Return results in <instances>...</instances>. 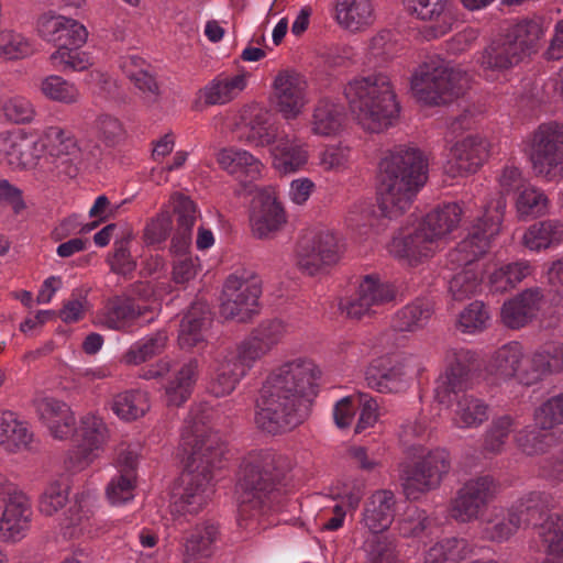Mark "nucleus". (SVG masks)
<instances>
[{
  "mask_svg": "<svg viewBox=\"0 0 563 563\" xmlns=\"http://www.w3.org/2000/svg\"><path fill=\"white\" fill-rule=\"evenodd\" d=\"M422 372L421 360L416 355H396L372 364L366 371L369 388L383 393H400L409 388L412 380Z\"/></svg>",
  "mask_w": 563,
  "mask_h": 563,
  "instance_id": "13",
  "label": "nucleus"
},
{
  "mask_svg": "<svg viewBox=\"0 0 563 563\" xmlns=\"http://www.w3.org/2000/svg\"><path fill=\"white\" fill-rule=\"evenodd\" d=\"M35 45L31 38L13 30L0 31V58L18 60L33 55Z\"/></svg>",
  "mask_w": 563,
  "mask_h": 563,
  "instance_id": "58",
  "label": "nucleus"
},
{
  "mask_svg": "<svg viewBox=\"0 0 563 563\" xmlns=\"http://www.w3.org/2000/svg\"><path fill=\"white\" fill-rule=\"evenodd\" d=\"M450 470V455L444 449H435L424 454L412 467L402 472L404 493L409 499H418L437 488Z\"/></svg>",
  "mask_w": 563,
  "mask_h": 563,
  "instance_id": "17",
  "label": "nucleus"
},
{
  "mask_svg": "<svg viewBox=\"0 0 563 563\" xmlns=\"http://www.w3.org/2000/svg\"><path fill=\"white\" fill-rule=\"evenodd\" d=\"M394 289L374 276H366L360 284L356 297L341 303V309L352 319L375 313L377 308L394 298Z\"/></svg>",
  "mask_w": 563,
  "mask_h": 563,
  "instance_id": "27",
  "label": "nucleus"
},
{
  "mask_svg": "<svg viewBox=\"0 0 563 563\" xmlns=\"http://www.w3.org/2000/svg\"><path fill=\"white\" fill-rule=\"evenodd\" d=\"M249 73L219 75L201 91L207 104H224L236 98L247 86Z\"/></svg>",
  "mask_w": 563,
  "mask_h": 563,
  "instance_id": "45",
  "label": "nucleus"
},
{
  "mask_svg": "<svg viewBox=\"0 0 563 563\" xmlns=\"http://www.w3.org/2000/svg\"><path fill=\"white\" fill-rule=\"evenodd\" d=\"M515 207L519 219L539 218L549 212L550 200L544 190L528 184L518 192Z\"/></svg>",
  "mask_w": 563,
  "mask_h": 563,
  "instance_id": "54",
  "label": "nucleus"
},
{
  "mask_svg": "<svg viewBox=\"0 0 563 563\" xmlns=\"http://www.w3.org/2000/svg\"><path fill=\"white\" fill-rule=\"evenodd\" d=\"M36 410L40 420L53 439L64 441L75 433V413L66 402L53 397H44L37 401Z\"/></svg>",
  "mask_w": 563,
  "mask_h": 563,
  "instance_id": "33",
  "label": "nucleus"
},
{
  "mask_svg": "<svg viewBox=\"0 0 563 563\" xmlns=\"http://www.w3.org/2000/svg\"><path fill=\"white\" fill-rule=\"evenodd\" d=\"M218 533V527L207 521L191 528L180 543L181 561L194 562L197 558L209 556Z\"/></svg>",
  "mask_w": 563,
  "mask_h": 563,
  "instance_id": "44",
  "label": "nucleus"
},
{
  "mask_svg": "<svg viewBox=\"0 0 563 563\" xmlns=\"http://www.w3.org/2000/svg\"><path fill=\"white\" fill-rule=\"evenodd\" d=\"M475 353L464 347H451L444 354V368L435 379L434 398L446 405L453 396L472 387Z\"/></svg>",
  "mask_w": 563,
  "mask_h": 563,
  "instance_id": "15",
  "label": "nucleus"
},
{
  "mask_svg": "<svg viewBox=\"0 0 563 563\" xmlns=\"http://www.w3.org/2000/svg\"><path fill=\"white\" fill-rule=\"evenodd\" d=\"M199 377V362L189 358L168 376L164 385V396L168 406L179 407L191 396Z\"/></svg>",
  "mask_w": 563,
  "mask_h": 563,
  "instance_id": "36",
  "label": "nucleus"
},
{
  "mask_svg": "<svg viewBox=\"0 0 563 563\" xmlns=\"http://www.w3.org/2000/svg\"><path fill=\"white\" fill-rule=\"evenodd\" d=\"M532 365V354L525 355V350L519 342L512 341L504 344L493 354L489 362V372L503 379L516 378L526 386L534 382L527 380L525 374Z\"/></svg>",
  "mask_w": 563,
  "mask_h": 563,
  "instance_id": "29",
  "label": "nucleus"
},
{
  "mask_svg": "<svg viewBox=\"0 0 563 563\" xmlns=\"http://www.w3.org/2000/svg\"><path fill=\"white\" fill-rule=\"evenodd\" d=\"M40 154L45 151L51 157L69 163L79 156L80 147L75 135L60 125H47L38 140Z\"/></svg>",
  "mask_w": 563,
  "mask_h": 563,
  "instance_id": "37",
  "label": "nucleus"
},
{
  "mask_svg": "<svg viewBox=\"0 0 563 563\" xmlns=\"http://www.w3.org/2000/svg\"><path fill=\"white\" fill-rule=\"evenodd\" d=\"M523 59L504 34L492 40L475 55L478 75L486 81L507 79V74Z\"/></svg>",
  "mask_w": 563,
  "mask_h": 563,
  "instance_id": "20",
  "label": "nucleus"
},
{
  "mask_svg": "<svg viewBox=\"0 0 563 563\" xmlns=\"http://www.w3.org/2000/svg\"><path fill=\"white\" fill-rule=\"evenodd\" d=\"M522 152L532 174L547 183L563 179V122L538 125L522 141Z\"/></svg>",
  "mask_w": 563,
  "mask_h": 563,
  "instance_id": "9",
  "label": "nucleus"
},
{
  "mask_svg": "<svg viewBox=\"0 0 563 563\" xmlns=\"http://www.w3.org/2000/svg\"><path fill=\"white\" fill-rule=\"evenodd\" d=\"M344 251L341 234L328 228L317 229L300 241L297 263L301 271L313 276L339 263Z\"/></svg>",
  "mask_w": 563,
  "mask_h": 563,
  "instance_id": "11",
  "label": "nucleus"
},
{
  "mask_svg": "<svg viewBox=\"0 0 563 563\" xmlns=\"http://www.w3.org/2000/svg\"><path fill=\"white\" fill-rule=\"evenodd\" d=\"M261 294V280L252 272L231 274L223 285L221 313L244 319L254 312Z\"/></svg>",
  "mask_w": 563,
  "mask_h": 563,
  "instance_id": "18",
  "label": "nucleus"
},
{
  "mask_svg": "<svg viewBox=\"0 0 563 563\" xmlns=\"http://www.w3.org/2000/svg\"><path fill=\"white\" fill-rule=\"evenodd\" d=\"M463 214L456 202L443 203L422 219L411 232L396 234L387 250L391 256L410 266L421 263L435 254L441 243L455 231Z\"/></svg>",
  "mask_w": 563,
  "mask_h": 563,
  "instance_id": "7",
  "label": "nucleus"
},
{
  "mask_svg": "<svg viewBox=\"0 0 563 563\" xmlns=\"http://www.w3.org/2000/svg\"><path fill=\"white\" fill-rule=\"evenodd\" d=\"M36 34L55 48L65 45H85L88 41V30L78 20L49 10L36 19Z\"/></svg>",
  "mask_w": 563,
  "mask_h": 563,
  "instance_id": "21",
  "label": "nucleus"
},
{
  "mask_svg": "<svg viewBox=\"0 0 563 563\" xmlns=\"http://www.w3.org/2000/svg\"><path fill=\"white\" fill-rule=\"evenodd\" d=\"M84 45H65L55 48L48 59L51 65L59 71L80 73L88 70L92 65V57L81 49Z\"/></svg>",
  "mask_w": 563,
  "mask_h": 563,
  "instance_id": "52",
  "label": "nucleus"
},
{
  "mask_svg": "<svg viewBox=\"0 0 563 563\" xmlns=\"http://www.w3.org/2000/svg\"><path fill=\"white\" fill-rule=\"evenodd\" d=\"M539 536L548 554L563 562V517L549 516L540 526Z\"/></svg>",
  "mask_w": 563,
  "mask_h": 563,
  "instance_id": "60",
  "label": "nucleus"
},
{
  "mask_svg": "<svg viewBox=\"0 0 563 563\" xmlns=\"http://www.w3.org/2000/svg\"><path fill=\"white\" fill-rule=\"evenodd\" d=\"M549 504V497L545 494L529 493L509 508L507 518L487 521L483 528L484 538L497 542L509 539L518 529L539 519Z\"/></svg>",
  "mask_w": 563,
  "mask_h": 563,
  "instance_id": "16",
  "label": "nucleus"
},
{
  "mask_svg": "<svg viewBox=\"0 0 563 563\" xmlns=\"http://www.w3.org/2000/svg\"><path fill=\"white\" fill-rule=\"evenodd\" d=\"M157 311L156 300L141 303L135 298L115 297L98 312L97 322L109 330L133 332L135 327L152 322L157 317Z\"/></svg>",
  "mask_w": 563,
  "mask_h": 563,
  "instance_id": "14",
  "label": "nucleus"
},
{
  "mask_svg": "<svg viewBox=\"0 0 563 563\" xmlns=\"http://www.w3.org/2000/svg\"><path fill=\"white\" fill-rule=\"evenodd\" d=\"M201 406L191 408L181 432V446L188 454L185 470L175 487L172 512L196 515L213 494L212 473L220 467L225 452L224 442L209 426Z\"/></svg>",
  "mask_w": 563,
  "mask_h": 563,
  "instance_id": "1",
  "label": "nucleus"
},
{
  "mask_svg": "<svg viewBox=\"0 0 563 563\" xmlns=\"http://www.w3.org/2000/svg\"><path fill=\"white\" fill-rule=\"evenodd\" d=\"M543 302L540 288H527L504 302L500 310L501 322L509 329H520L531 322Z\"/></svg>",
  "mask_w": 563,
  "mask_h": 563,
  "instance_id": "31",
  "label": "nucleus"
},
{
  "mask_svg": "<svg viewBox=\"0 0 563 563\" xmlns=\"http://www.w3.org/2000/svg\"><path fill=\"white\" fill-rule=\"evenodd\" d=\"M515 420L510 416H501L492 421L484 434L483 451L499 454L514 431Z\"/></svg>",
  "mask_w": 563,
  "mask_h": 563,
  "instance_id": "59",
  "label": "nucleus"
},
{
  "mask_svg": "<svg viewBox=\"0 0 563 563\" xmlns=\"http://www.w3.org/2000/svg\"><path fill=\"white\" fill-rule=\"evenodd\" d=\"M406 12L426 22L423 37L438 40L449 34L457 23V10L452 0H402Z\"/></svg>",
  "mask_w": 563,
  "mask_h": 563,
  "instance_id": "19",
  "label": "nucleus"
},
{
  "mask_svg": "<svg viewBox=\"0 0 563 563\" xmlns=\"http://www.w3.org/2000/svg\"><path fill=\"white\" fill-rule=\"evenodd\" d=\"M533 420L541 431L563 424V393L550 397L537 407Z\"/></svg>",
  "mask_w": 563,
  "mask_h": 563,
  "instance_id": "64",
  "label": "nucleus"
},
{
  "mask_svg": "<svg viewBox=\"0 0 563 563\" xmlns=\"http://www.w3.org/2000/svg\"><path fill=\"white\" fill-rule=\"evenodd\" d=\"M506 206L503 196L487 203L468 234L448 253V267L452 271L462 268L449 282V291L454 300L468 299L481 290L482 275L476 261L489 250L492 241L498 235Z\"/></svg>",
  "mask_w": 563,
  "mask_h": 563,
  "instance_id": "3",
  "label": "nucleus"
},
{
  "mask_svg": "<svg viewBox=\"0 0 563 563\" xmlns=\"http://www.w3.org/2000/svg\"><path fill=\"white\" fill-rule=\"evenodd\" d=\"M346 112L343 104L332 98H321L313 106L310 131L320 137H336L345 129Z\"/></svg>",
  "mask_w": 563,
  "mask_h": 563,
  "instance_id": "34",
  "label": "nucleus"
},
{
  "mask_svg": "<svg viewBox=\"0 0 563 563\" xmlns=\"http://www.w3.org/2000/svg\"><path fill=\"white\" fill-rule=\"evenodd\" d=\"M217 163L228 174L249 180H257L262 177L264 164L251 152L229 146L217 153Z\"/></svg>",
  "mask_w": 563,
  "mask_h": 563,
  "instance_id": "38",
  "label": "nucleus"
},
{
  "mask_svg": "<svg viewBox=\"0 0 563 563\" xmlns=\"http://www.w3.org/2000/svg\"><path fill=\"white\" fill-rule=\"evenodd\" d=\"M488 405L483 399L473 395L460 397L452 411V427L461 430L481 427L488 419Z\"/></svg>",
  "mask_w": 563,
  "mask_h": 563,
  "instance_id": "47",
  "label": "nucleus"
},
{
  "mask_svg": "<svg viewBox=\"0 0 563 563\" xmlns=\"http://www.w3.org/2000/svg\"><path fill=\"white\" fill-rule=\"evenodd\" d=\"M97 508V495L88 490L77 495L75 505L69 509L68 523L64 527V536L77 538L92 536L96 531L95 510Z\"/></svg>",
  "mask_w": 563,
  "mask_h": 563,
  "instance_id": "41",
  "label": "nucleus"
},
{
  "mask_svg": "<svg viewBox=\"0 0 563 563\" xmlns=\"http://www.w3.org/2000/svg\"><path fill=\"white\" fill-rule=\"evenodd\" d=\"M432 313L433 309L429 301L416 300L395 314L393 324L398 331L413 332L427 325Z\"/></svg>",
  "mask_w": 563,
  "mask_h": 563,
  "instance_id": "55",
  "label": "nucleus"
},
{
  "mask_svg": "<svg viewBox=\"0 0 563 563\" xmlns=\"http://www.w3.org/2000/svg\"><path fill=\"white\" fill-rule=\"evenodd\" d=\"M267 353L268 351L251 334L234 350L228 351L225 355L246 375L254 364Z\"/></svg>",
  "mask_w": 563,
  "mask_h": 563,
  "instance_id": "61",
  "label": "nucleus"
},
{
  "mask_svg": "<svg viewBox=\"0 0 563 563\" xmlns=\"http://www.w3.org/2000/svg\"><path fill=\"white\" fill-rule=\"evenodd\" d=\"M278 137L277 129L269 122L267 113L260 111L247 124L244 141L252 146L264 147L273 146Z\"/></svg>",
  "mask_w": 563,
  "mask_h": 563,
  "instance_id": "62",
  "label": "nucleus"
},
{
  "mask_svg": "<svg viewBox=\"0 0 563 563\" xmlns=\"http://www.w3.org/2000/svg\"><path fill=\"white\" fill-rule=\"evenodd\" d=\"M70 487L65 479H53L47 483L38 499V511L52 517L62 510L68 503Z\"/></svg>",
  "mask_w": 563,
  "mask_h": 563,
  "instance_id": "57",
  "label": "nucleus"
},
{
  "mask_svg": "<svg viewBox=\"0 0 563 563\" xmlns=\"http://www.w3.org/2000/svg\"><path fill=\"white\" fill-rule=\"evenodd\" d=\"M321 369L308 357L289 360L267 376L256 401L255 423L268 433H280L301 423V400L317 395Z\"/></svg>",
  "mask_w": 563,
  "mask_h": 563,
  "instance_id": "2",
  "label": "nucleus"
},
{
  "mask_svg": "<svg viewBox=\"0 0 563 563\" xmlns=\"http://www.w3.org/2000/svg\"><path fill=\"white\" fill-rule=\"evenodd\" d=\"M532 273L528 261H517L496 267L488 275V287L492 292L504 294L514 289Z\"/></svg>",
  "mask_w": 563,
  "mask_h": 563,
  "instance_id": "49",
  "label": "nucleus"
},
{
  "mask_svg": "<svg viewBox=\"0 0 563 563\" xmlns=\"http://www.w3.org/2000/svg\"><path fill=\"white\" fill-rule=\"evenodd\" d=\"M496 484L493 477L485 475L471 478L457 490L456 495L464 496L477 504L481 508H485L489 500L495 496Z\"/></svg>",
  "mask_w": 563,
  "mask_h": 563,
  "instance_id": "63",
  "label": "nucleus"
},
{
  "mask_svg": "<svg viewBox=\"0 0 563 563\" xmlns=\"http://www.w3.org/2000/svg\"><path fill=\"white\" fill-rule=\"evenodd\" d=\"M548 29L549 23L547 20L534 15L518 20L503 34L511 43L516 52L519 53L520 57L525 59L538 52Z\"/></svg>",
  "mask_w": 563,
  "mask_h": 563,
  "instance_id": "32",
  "label": "nucleus"
},
{
  "mask_svg": "<svg viewBox=\"0 0 563 563\" xmlns=\"http://www.w3.org/2000/svg\"><path fill=\"white\" fill-rule=\"evenodd\" d=\"M38 90L46 100L66 106L77 104L82 98L79 87L59 75L43 77Z\"/></svg>",
  "mask_w": 563,
  "mask_h": 563,
  "instance_id": "50",
  "label": "nucleus"
},
{
  "mask_svg": "<svg viewBox=\"0 0 563 563\" xmlns=\"http://www.w3.org/2000/svg\"><path fill=\"white\" fill-rule=\"evenodd\" d=\"M244 376L245 374L224 354L217 363L208 390L216 397L230 395Z\"/></svg>",
  "mask_w": 563,
  "mask_h": 563,
  "instance_id": "53",
  "label": "nucleus"
},
{
  "mask_svg": "<svg viewBox=\"0 0 563 563\" xmlns=\"http://www.w3.org/2000/svg\"><path fill=\"white\" fill-rule=\"evenodd\" d=\"M38 159V143L31 140L23 130L0 132L1 164L12 170H25L35 167Z\"/></svg>",
  "mask_w": 563,
  "mask_h": 563,
  "instance_id": "26",
  "label": "nucleus"
},
{
  "mask_svg": "<svg viewBox=\"0 0 563 563\" xmlns=\"http://www.w3.org/2000/svg\"><path fill=\"white\" fill-rule=\"evenodd\" d=\"M344 97L356 123L368 133L391 128L400 112V103L391 77L374 71L352 78L344 86Z\"/></svg>",
  "mask_w": 563,
  "mask_h": 563,
  "instance_id": "6",
  "label": "nucleus"
},
{
  "mask_svg": "<svg viewBox=\"0 0 563 563\" xmlns=\"http://www.w3.org/2000/svg\"><path fill=\"white\" fill-rule=\"evenodd\" d=\"M176 216L177 228L173 238V247L183 251L191 243L192 229L198 218L196 203L184 194L175 192L169 198Z\"/></svg>",
  "mask_w": 563,
  "mask_h": 563,
  "instance_id": "43",
  "label": "nucleus"
},
{
  "mask_svg": "<svg viewBox=\"0 0 563 563\" xmlns=\"http://www.w3.org/2000/svg\"><path fill=\"white\" fill-rule=\"evenodd\" d=\"M490 155V142L479 135L471 134L457 140L450 148V170L454 176L475 174Z\"/></svg>",
  "mask_w": 563,
  "mask_h": 563,
  "instance_id": "25",
  "label": "nucleus"
},
{
  "mask_svg": "<svg viewBox=\"0 0 563 563\" xmlns=\"http://www.w3.org/2000/svg\"><path fill=\"white\" fill-rule=\"evenodd\" d=\"M151 405L146 391L131 389L113 396L111 410L122 421L131 422L144 417Z\"/></svg>",
  "mask_w": 563,
  "mask_h": 563,
  "instance_id": "48",
  "label": "nucleus"
},
{
  "mask_svg": "<svg viewBox=\"0 0 563 563\" xmlns=\"http://www.w3.org/2000/svg\"><path fill=\"white\" fill-rule=\"evenodd\" d=\"M252 232L260 239L269 238L287 223L285 208L273 188H263L255 196L250 214Z\"/></svg>",
  "mask_w": 563,
  "mask_h": 563,
  "instance_id": "23",
  "label": "nucleus"
},
{
  "mask_svg": "<svg viewBox=\"0 0 563 563\" xmlns=\"http://www.w3.org/2000/svg\"><path fill=\"white\" fill-rule=\"evenodd\" d=\"M470 554L471 548L466 540L452 538L430 548L424 563H462Z\"/></svg>",
  "mask_w": 563,
  "mask_h": 563,
  "instance_id": "56",
  "label": "nucleus"
},
{
  "mask_svg": "<svg viewBox=\"0 0 563 563\" xmlns=\"http://www.w3.org/2000/svg\"><path fill=\"white\" fill-rule=\"evenodd\" d=\"M468 87L466 71L440 56L423 60L411 75L413 97L424 106H443L464 93Z\"/></svg>",
  "mask_w": 563,
  "mask_h": 563,
  "instance_id": "8",
  "label": "nucleus"
},
{
  "mask_svg": "<svg viewBox=\"0 0 563 563\" xmlns=\"http://www.w3.org/2000/svg\"><path fill=\"white\" fill-rule=\"evenodd\" d=\"M396 514V497L389 489L375 490L365 501L361 523L373 536L364 543L367 563H396L394 541L380 533L388 530Z\"/></svg>",
  "mask_w": 563,
  "mask_h": 563,
  "instance_id": "10",
  "label": "nucleus"
},
{
  "mask_svg": "<svg viewBox=\"0 0 563 563\" xmlns=\"http://www.w3.org/2000/svg\"><path fill=\"white\" fill-rule=\"evenodd\" d=\"M75 434L77 445L64 460L65 467L73 472L85 470L99 456L109 441L110 431L99 415L88 412L80 417Z\"/></svg>",
  "mask_w": 563,
  "mask_h": 563,
  "instance_id": "12",
  "label": "nucleus"
},
{
  "mask_svg": "<svg viewBox=\"0 0 563 563\" xmlns=\"http://www.w3.org/2000/svg\"><path fill=\"white\" fill-rule=\"evenodd\" d=\"M428 179V164L422 152L398 146L379 163L377 186L378 208L388 219L402 216L410 209Z\"/></svg>",
  "mask_w": 563,
  "mask_h": 563,
  "instance_id": "4",
  "label": "nucleus"
},
{
  "mask_svg": "<svg viewBox=\"0 0 563 563\" xmlns=\"http://www.w3.org/2000/svg\"><path fill=\"white\" fill-rule=\"evenodd\" d=\"M165 331H157L134 342L122 355L121 362L126 365H140L161 354L167 345Z\"/></svg>",
  "mask_w": 563,
  "mask_h": 563,
  "instance_id": "51",
  "label": "nucleus"
},
{
  "mask_svg": "<svg viewBox=\"0 0 563 563\" xmlns=\"http://www.w3.org/2000/svg\"><path fill=\"white\" fill-rule=\"evenodd\" d=\"M563 372V343L551 342L532 353V365L525 378L538 383L544 376Z\"/></svg>",
  "mask_w": 563,
  "mask_h": 563,
  "instance_id": "46",
  "label": "nucleus"
},
{
  "mask_svg": "<svg viewBox=\"0 0 563 563\" xmlns=\"http://www.w3.org/2000/svg\"><path fill=\"white\" fill-rule=\"evenodd\" d=\"M520 243L528 251L541 253L563 243V221L545 219L530 224L523 231Z\"/></svg>",
  "mask_w": 563,
  "mask_h": 563,
  "instance_id": "40",
  "label": "nucleus"
},
{
  "mask_svg": "<svg viewBox=\"0 0 563 563\" xmlns=\"http://www.w3.org/2000/svg\"><path fill=\"white\" fill-rule=\"evenodd\" d=\"M211 324L208 306L194 303L181 319L178 332V344L184 350H191L203 343Z\"/></svg>",
  "mask_w": 563,
  "mask_h": 563,
  "instance_id": "39",
  "label": "nucleus"
},
{
  "mask_svg": "<svg viewBox=\"0 0 563 563\" xmlns=\"http://www.w3.org/2000/svg\"><path fill=\"white\" fill-rule=\"evenodd\" d=\"M290 468V460L273 451L250 452L240 465L236 484L240 517H256L278 510L282 495L276 485V475L285 474Z\"/></svg>",
  "mask_w": 563,
  "mask_h": 563,
  "instance_id": "5",
  "label": "nucleus"
},
{
  "mask_svg": "<svg viewBox=\"0 0 563 563\" xmlns=\"http://www.w3.org/2000/svg\"><path fill=\"white\" fill-rule=\"evenodd\" d=\"M334 19L349 32H363L375 23V4L373 0H335Z\"/></svg>",
  "mask_w": 563,
  "mask_h": 563,
  "instance_id": "35",
  "label": "nucleus"
},
{
  "mask_svg": "<svg viewBox=\"0 0 563 563\" xmlns=\"http://www.w3.org/2000/svg\"><path fill=\"white\" fill-rule=\"evenodd\" d=\"M36 445L32 426L18 412L0 409V449L8 454L31 452Z\"/></svg>",
  "mask_w": 563,
  "mask_h": 563,
  "instance_id": "28",
  "label": "nucleus"
},
{
  "mask_svg": "<svg viewBox=\"0 0 563 563\" xmlns=\"http://www.w3.org/2000/svg\"><path fill=\"white\" fill-rule=\"evenodd\" d=\"M119 66L145 102L151 103L157 99L158 85L151 65L144 58L137 55L122 56Z\"/></svg>",
  "mask_w": 563,
  "mask_h": 563,
  "instance_id": "42",
  "label": "nucleus"
},
{
  "mask_svg": "<svg viewBox=\"0 0 563 563\" xmlns=\"http://www.w3.org/2000/svg\"><path fill=\"white\" fill-rule=\"evenodd\" d=\"M32 521L31 498L26 494L9 498L0 514V541L7 544L21 542L29 534Z\"/></svg>",
  "mask_w": 563,
  "mask_h": 563,
  "instance_id": "24",
  "label": "nucleus"
},
{
  "mask_svg": "<svg viewBox=\"0 0 563 563\" xmlns=\"http://www.w3.org/2000/svg\"><path fill=\"white\" fill-rule=\"evenodd\" d=\"M269 154L273 167L284 175L302 170L309 161L308 144L296 135H279Z\"/></svg>",
  "mask_w": 563,
  "mask_h": 563,
  "instance_id": "30",
  "label": "nucleus"
},
{
  "mask_svg": "<svg viewBox=\"0 0 563 563\" xmlns=\"http://www.w3.org/2000/svg\"><path fill=\"white\" fill-rule=\"evenodd\" d=\"M273 87L277 111L286 120L297 119L309 102L305 77L292 70H284L275 77Z\"/></svg>",
  "mask_w": 563,
  "mask_h": 563,
  "instance_id": "22",
  "label": "nucleus"
}]
</instances>
